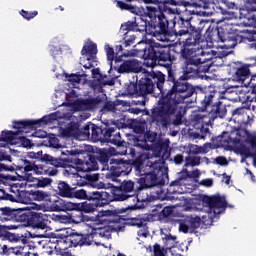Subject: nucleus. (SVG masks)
I'll use <instances>...</instances> for the list:
<instances>
[{"mask_svg":"<svg viewBox=\"0 0 256 256\" xmlns=\"http://www.w3.org/2000/svg\"><path fill=\"white\" fill-rule=\"evenodd\" d=\"M81 54H82V58H80V62L85 69H91V67H97V44L91 41L86 42V44L84 45L81 51ZM85 59L86 61H88V63L83 64Z\"/></svg>","mask_w":256,"mask_h":256,"instance_id":"a211bd4d","label":"nucleus"},{"mask_svg":"<svg viewBox=\"0 0 256 256\" xmlns=\"http://www.w3.org/2000/svg\"><path fill=\"white\" fill-rule=\"evenodd\" d=\"M201 163V160L197 156H190L186 158L185 167H197Z\"/></svg>","mask_w":256,"mask_h":256,"instance_id":"ea45409f","label":"nucleus"},{"mask_svg":"<svg viewBox=\"0 0 256 256\" xmlns=\"http://www.w3.org/2000/svg\"><path fill=\"white\" fill-rule=\"evenodd\" d=\"M5 159L3 156H0V161H3ZM0 171H13V168L8 167L7 165L0 163Z\"/></svg>","mask_w":256,"mask_h":256,"instance_id":"13d9d810","label":"nucleus"},{"mask_svg":"<svg viewBox=\"0 0 256 256\" xmlns=\"http://www.w3.org/2000/svg\"><path fill=\"white\" fill-rule=\"evenodd\" d=\"M47 247L50 249L46 251L48 255H52L53 251H65V249L69 247V239L59 240L57 239V236H52V238L47 243Z\"/></svg>","mask_w":256,"mask_h":256,"instance_id":"bb28decb","label":"nucleus"},{"mask_svg":"<svg viewBox=\"0 0 256 256\" xmlns=\"http://www.w3.org/2000/svg\"><path fill=\"white\" fill-rule=\"evenodd\" d=\"M89 201H93L91 203L82 202V203H73V211H77L72 215H58L59 217H68L69 222H58L62 224H71L75 223L79 225V223H89V221H98V223H117L119 218L113 219V211L110 210H102L99 211L96 216L83 215L84 213H93L95 209L98 207H102L109 202V198L106 199H88Z\"/></svg>","mask_w":256,"mask_h":256,"instance_id":"39448f33","label":"nucleus"},{"mask_svg":"<svg viewBox=\"0 0 256 256\" xmlns=\"http://www.w3.org/2000/svg\"><path fill=\"white\" fill-rule=\"evenodd\" d=\"M56 77L58 79L59 77H64L66 85L70 88H66V91L64 92V97H66L67 101L66 105H68L67 111H70V113L61 115V113L56 112L49 116H44L39 120L16 121L13 123V128L17 129V132L3 131L0 136V147L21 145L22 147L31 148V140L27 139L25 136H19V133H31V131H35L38 127H43V125L52 123L57 119H69L75 123V116H73V113H77V111H91V109H93V105H91L89 100H77V91H75V89H79V87L85 83L83 75H69L64 72L62 75L56 74Z\"/></svg>","mask_w":256,"mask_h":256,"instance_id":"f257e3e1","label":"nucleus"},{"mask_svg":"<svg viewBox=\"0 0 256 256\" xmlns=\"http://www.w3.org/2000/svg\"><path fill=\"white\" fill-rule=\"evenodd\" d=\"M152 79H146L145 81H141L140 83V91L142 93H153L156 89L162 94V97H164L165 93L163 92V83H165V75L161 72L154 73L152 76Z\"/></svg>","mask_w":256,"mask_h":256,"instance_id":"f3484780","label":"nucleus"},{"mask_svg":"<svg viewBox=\"0 0 256 256\" xmlns=\"http://www.w3.org/2000/svg\"><path fill=\"white\" fill-rule=\"evenodd\" d=\"M104 49L110 65V70L108 71V73H111V71H113V59H115V51L108 44L104 46Z\"/></svg>","mask_w":256,"mask_h":256,"instance_id":"f704fd0d","label":"nucleus"},{"mask_svg":"<svg viewBox=\"0 0 256 256\" xmlns=\"http://www.w3.org/2000/svg\"><path fill=\"white\" fill-rule=\"evenodd\" d=\"M21 15L22 17H24V19H33L35 17H37V11H33V12H27L25 10L21 11Z\"/></svg>","mask_w":256,"mask_h":256,"instance_id":"de8ad7c7","label":"nucleus"},{"mask_svg":"<svg viewBox=\"0 0 256 256\" xmlns=\"http://www.w3.org/2000/svg\"><path fill=\"white\" fill-rule=\"evenodd\" d=\"M112 173L116 177H121V175H128L131 173V164L123 159L112 158L110 160Z\"/></svg>","mask_w":256,"mask_h":256,"instance_id":"b1692460","label":"nucleus"},{"mask_svg":"<svg viewBox=\"0 0 256 256\" xmlns=\"http://www.w3.org/2000/svg\"><path fill=\"white\" fill-rule=\"evenodd\" d=\"M251 11H256V0H246L244 7L239 9V16L232 11L223 12V15H228L226 19H247Z\"/></svg>","mask_w":256,"mask_h":256,"instance_id":"393cba45","label":"nucleus"},{"mask_svg":"<svg viewBox=\"0 0 256 256\" xmlns=\"http://www.w3.org/2000/svg\"><path fill=\"white\" fill-rule=\"evenodd\" d=\"M58 190L61 197H69L71 195V188L65 182L58 183Z\"/></svg>","mask_w":256,"mask_h":256,"instance_id":"c9c22d12","label":"nucleus"},{"mask_svg":"<svg viewBox=\"0 0 256 256\" xmlns=\"http://www.w3.org/2000/svg\"><path fill=\"white\" fill-rule=\"evenodd\" d=\"M205 229H209V226H201V225H180L179 231L182 233H190L199 237V235H203L205 233Z\"/></svg>","mask_w":256,"mask_h":256,"instance_id":"c85d7f7f","label":"nucleus"},{"mask_svg":"<svg viewBox=\"0 0 256 256\" xmlns=\"http://www.w3.org/2000/svg\"><path fill=\"white\" fill-rule=\"evenodd\" d=\"M179 200H180V201H183V202L180 203L178 206H179V207H183V210H184V211H189V209H187V208L185 207V205H187V203H189V199L185 198V196H180V197H179Z\"/></svg>","mask_w":256,"mask_h":256,"instance_id":"5fc2aeb1","label":"nucleus"},{"mask_svg":"<svg viewBox=\"0 0 256 256\" xmlns=\"http://www.w3.org/2000/svg\"><path fill=\"white\" fill-rule=\"evenodd\" d=\"M153 256H165V248H161V245L155 244L153 246Z\"/></svg>","mask_w":256,"mask_h":256,"instance_id":"c03bdc74","label":"nucleus"},{"mask_svg":"<svg viewBox=\"0 0 256 256\" xmlns=\"http://www.w3.org/2000/svg\"><path fill=\"white\" fill-rule=\"evenodd\" d=\"M215 163H217V165L225 166L228 165L229 162L227 161V158L219 156L215 159Z\"/></svg>","mask_w":256,"mask_h":256,"instance_id":"864d4df0","label":"nucleus"},{"mask_svg":"<svg viewBox=\"0 0 256 256\" xmlns=\"http://www.w3.org/2000/svg\"><path fill=\"white\" fill-rule=\"evenodd\" d=\"M191 95L193 92L187 82H176L167 95L159 101L158 107L152 110V121L167 125L171 121V115H174L178 103H183Z\"/></svg>","mask_w":256,"mask_h":256,"instance_id":"20e7f679","label":"nucleus"},{"mask_svg":"<svg viewBox=\"0 0 256 256\" xmlns=\"http://www.w3.org/2000/svg\"><path fill=\"white\" fill-rule=\"evenodd\" d=\"M245 176L248 177V179H250L253 183H255V175L253 172H251V170L246 169Z\"/></svg>","mask_w":256,"mask_h":256,"instance_id":"052dcab7","label":"nucleus"},{"mask_svg":"<svg viewBox=\"0 0 256 256\" xmlns=\"http://www.w3.org/2000/svg\"><path fill=\"white\" fill-rule=\"evenodd\" d=\"M90 129H91L92 135H93V133H95V125L90 124V125H86V126L84 127L83 139H89V137H90V135H91Z\"/></svg>","mask_w":256,"mask_h":256,"instance_id":"37998d69","label":"nucleus"},{"mask_svg":"<svg viewBox=\"0 0 256 256\" xmlns=\"http://www.w3.org/2000/svg\"><path fill=\"white\" fill-rule=\"evenodd\" d=\"M19 227H30L29 225H9V226H0V237H8L10 241H20L23 245H27L30 242V239H45L47 237H55V232L51 231V227L47 225H32V229L36 230L35 233L29 231L24 234H13L9 231L11 229H19Z\"/></svg>","mask_w":256,"mask_h":256,"instance_id":"6e6552de","label":"nucleus"},{"mask_svg":"<svg viewBox=\"0 0 256 256\" xmlns=\"http://www.w3.org/2000/svg\"><path fill=\"white\" fill-rule=\"evenodd\" d=\"M153 21H155V19L153 20H151L150 18L146 19L144 22V25H141V29L137 28V25H138L137 21L127 22L126 24L122 25V29H124L125 31H128L124 38L126 47H129V45H133V41H135V36L132 34L131 31H145L147 29V23H153Z\"/></svg>","mask_w":256,"mask_h":256,"instance_id":"4be33fe9","label":"nucleus"},{"mask_svg":"<svg viewBox=\"0 0 256 256\" xmlns=\"http://www.w3.org/2000/svg\"><path fill=\"white\" fill-rule=\"evenodd\" d=\"M32 135L33 137H40L41 139H45V137H47V132L39 131V132H35Z\"/></svg>","mask_w":256,"mask_h":256,"instance_id":"e2e57ef3","label":"nucleus"},{"mask_svg":"<svg viewBox=\"0 0 256 256\" xmlns=\"http://www.w3.org/2000/svg\"><path fill=\"white\" fill-rule=\"evenodd\" d=\"M139 61L127 60L119 67V73H137L139 71Z\"/></svg>","mask_w":256,"mask_h":256,"instance_id":"c756f323","label":"nucleus"},{"mask_svg":"<svg viewBox=\"0 0 256 256\" xmlns=\"http://www.w3.org/2000/svg\"><path fill=\"white\" fill-rule=\"evenodd\" d=\"M146 6V11L144 15L148 17L151 21L153 19H157V15L161 13V9H163V5H165V0H143Z\"/></svg>","mask_w":256,"mask_h":256,"instance_id":"5701e85b","label":"nucleus"},{"mask_svg":"<svg viewBox=\"0 0 256 256\" xmlns=\"http://www.w3.org/2000/svg\"><path fill=\"white\" fill-rule=\"evenodd\" d=\"M28 157H30V159H44V161H51V156L47 154L43 156V151L29 152Z\"/></svg>","mask_w":256,"mask_h":256,"instance_id":"4c0bfd02","label":"nucleus"},{"mask_svg":"<svg viewBox=\"0 0 256 256\" xmlns=\"http://www.w3.org/2000/svg\"><path fill=\"white\" fill-rule=\"evenodd\" d=\"M64 137H73L74 135H77V124L73 126V128H67L63 131Z\"/></svg>","mask_w":256,"mask_h":256,"instance_id":"a18cd8bd","label":"nucleus"},{"mask_svg":"<svg viewBox=\"0 0 256 256\" xmlns=\"http://www.w3.org/2000/svg\"><path fill=\"white\" fill-rule=\"evenodd\" d=\"M174 161H175L176 165H181V163H183V156L182 155H176L174 157Z\"/></svg>","mask_w":256,"mask_h":256,"instance_id":"69168bd1","label":"nucleus"},{"mask_svg":"<svg viewBox=\"0 0 256 256\" xmlns=\"http://www.w3.org/2000/svg\"><path fill=\"white\" fill-rule=\"evenodd\" d=\"M138 45H145L143 49L131 50L128 55L130 57H139L145 61H151L156 63L157 59H161L163 55V48L159 47V44L153 42V38H146L138 42Z\"/></svg>","mask_w":256,"mask_h":256,"instance_id":"ddd939ff","label":"nucleus"},{"mask_svg":"<svg viewBox=\"0 0 256 256\" xmlns=\"http://www.w3.org/2000/svg\"><path fill=\"white\" fill-rule=\"evenodd\" d=\"M15 217V211L10 210L9 208H5L3 215L0 216V221H13Z\"/></svg>","mask_w":256,"mask_h":256,"instance_id":"e433bc0d","label":"nucleus"},{"mask_svg":"<svg viewBox=\"0 0 256 256\" xmlns=\"http://www.w3.org/2000/svg\"><path fill=\"white\" fill-rule=\"evenodd\" d=\"M86 234H76L75 237L68 239V247H83V245H91L95 237H103L104 239H111V233H123L125 225L117 226L116 228L111 225L95 228L91 225L87 226Z\"/></svg>","mask_w":256,"mask_h":256,"instance_id":"1a4fd4ad","label":"nucleus"},{"mask_svg":"<svg viewBox=\"0 0 256 256\" xmlns=\"http://www.w3.org/2000/svg\"><path fill=\"white\" fill-rule=\"evenodd\" d=\"M235 33L228 32L224 35V38H220L222 43H225L223 47H226V49H233L237 45V39H236Z\"/></svg>","mask_w":256,"mask_h":256,"instance_id":"473e14b6","label":"nucleus"},{"mask_svg":"<svg viewBox=\"0 0 256 256\" xmlns=\"http://www.w3.org/2000/svg\"><path fill=\"white\" fill-rule=\"evenodd\" d=\"M94 187H96V189H111V187H113V185H111L110 183L105 184L103 182H96L94 184Z\"/></svg>","mask_w":256,"mask_h":256,"instance_id":"603ef678","label":"nucleus"},{"mask_svg":"<svg viewBox=\"0 0 256 256\" xmlns=\"http://www.w3.org/2000/svg\"><path fill=\"white\" fill-rule=\"evenodd\" d=\"M182 43L184 47H193L190 48V51H192L191 57L189 58L190 65H195V67H199L198 71H204L205 73L209 71L211 52L204 51L203 45H200L201 34L199 32H193L189 35V37L185 38V41H182Z\"/></svg>","mask_w":256,"mask_h":256,"instance_id":"0eeeda50","label":"nucleus"},{"mask_svg":"<svg viewBox=\"0 0 256 256\" xmlns=\"http://www.w3.org/2000/svg\"><path fill=\"white\" fill-rule=\"evenodd\" d=\"M160 235H161V239H163L164 237H170L171 236V227L167 226L164 228H160Z\"/></svg>","mask_w":256,"mask_h":256,"instance_id":"8fccbe9b","label":"nucleus"},{"mask_svg":"<svg viewBox=\"0 0 256 256\" xmlns=\"http://www.w3.org/2000/svg\"><path fill=\"white\" fill-rule=\"evenodd\" d=\"M92 77L94 79H101V73L99 72V68L92 70Z\"/></svg>","mask_w":256,"mask_h":256,"instance_id":"680f3d73","label":"nucleus"},{"mask_svg":"<svg viewBox=\"0 0 256 256\" xmlns=\"http://www.w3.org/2000/svg\"><path fill=\"white\" fill-rule=\"evenodd\" d=\"M222 177H223L222 182L225 183L226 185H229L231 181V176H227V174H223Z\"/></svg>","mask_w":256,"mask_h":256,"instance_id":"338daca9","label":"nucleus"},{"mask_svg":"<svg viewBox=\"0 0 256 256\" xmlns=\"http://www.w3.org/2000/svg\"><path fill=\"white\" fill-rule=\"evenodd\" d=\"M168 13H170L172 15H177L173 19L174 27H179V25H186V27H189V25H191L189 20H185V19H183V17L180 16L181 15V9H179L177 7L169 8Z\"/></svg>","mask_w":256,"mask_h":256,"instance_id":"7c9ffc66","label":"nucleus"},{"mask_svg":"<svg viewBox=\"0 0 256 256\" xmlns=\"http://www.w3.org/2000/svg\"><path fill=\"white\" fill-rule=\"evenodd\" d=\"M97 162L89 160V162H84L79 158H74V166L70 167L68 173L74 175V177H81L79 173H88V171H96Z\"/></svg>","mask_w":256,"mask_h":256,"instance_id":"412c9836","label":"nucleus"},{"mask_svg":"<svg viewBox=\"0 0 256 256\" xmlns=\"http://www.w3.org/2000/svg\"><path fill=\"white\" fill-rule=\"evenodd\" d=\"M74 197H76V199H109V193L95 191L87 194V191L80 189L74 192Z\"/></svg>","mask_w":256,"mask_h":256,"instance_id":"cd10ccee","label":"nucleus"},{"mask_svg":"<svg viewBox=\"0 0 256 256\" xmlns=\"http://www.w3.org/2000/svg\"><path fill=\"white\" fill-rule=\"evenodd\" d=\"M249 67L251 65H243L236 70L234 79H236L241 86L236 89L238 101L241 103H250L249 108H238L232 112V119L239 125H249L253 121L256 114V74L249 77Z\"/></svg>","mask_w":256,"mask_h":256,"instance_id":"7ed1b4c3","label":"nucleus"},{"mask_svg":"<svg viewBox=\"0 0 256 256\" xmlns=\"http://www.w3.org/2000/svg\"><path fill=\"white\" fill-rule=\"evenodd\" d=\"M139 230L137 232L138 237H144V239H147L149 237V227L147 225H138Z\"/></svg>","mask_w":256,"mask_h":256,"instance_id":"79ce46f5","label":"nucleus"},{"mask_svg":"<svg viewBox=\"0 0 256 256\" xmlns=\"http://www.w3.org/2000/svg\"><path fill=\"white\" fill-rule=\"evenodd\" d=\"M162 241H163V244H164V248L166 250H171L175 247H177V236H173V235H170V236H166L164 238H162Z\"/></svg>","mask_w":256,"mask_h":256,"instance_id":"72a5a7b5","label":"nucleus"},{"mask_svg":"<svg viewBox=\"0 0 256 256\" xmlns=\"http://www.w3.org/2000/svg\"><path fill=\"white\" fill-rule=\"evenodd\" d=\"M206 203H208V214L207 216H187L185 225H209V222H207L208 219L211 220V223L215 221V219H219V215L221 213H225V207L227 206V201L225 200V197L214 195L206 198Z\"/></svg>","mask_w":256,"mask_h":256,"instance_id":"9d476101","label":"nucleus"},{"mask_svg":"<svg viewBox=\"0 0 256 256\" xmlns=\"http://www.w3.org/2000/svg\"><path fill=\"white\" fill-rule=\"evenodd\" d=\"M190 177H193L194 179H197L198 177L201 176V172L199 170H194L189 173Z\"/></svg>","mask_w":256,"mask_h":256,"instance_id":"0e129e2a","label":"nucleus"},{"mask_svg":"<svg viewBox=\"0 0 256 256\" xmlns=\"http://www.w3.org/2000/svg\"><path fill=\"white\" fill-rule=\"evenodd\" d=\"M17 175L21 177L24 181H31L35 177L31 175H56L57 172L47 170V167L43 165H35L31 162H24V166H18Z\"/></svg>","mask_w":256,"mask_h":256,"instance_id":"2eb2a0df","label":"nucleus"},{"mask_svg":"<svg viewBox=\"0 0 256 256\" xmlns=\"http://www.w3.org/2000/svg\"><path fill=\"white\" fill-rule=\"evenodd\" d=\"M187 35H189V28L182 29L176 32V37H185Z\"/></svg>","mask_w":256,"mask_h":256,"instance_id":"bf43d9fd","label":"nucleus"},{"mask_svg":"<svg viewBox=\"0 0 256 256\" xmlns=\"http://www.w3.org/2000/svg\"><path fill=\"white\" fill-rule=\"evenodd\" d=\"M116 6H118L119 9H122V10L126 9L128 11H131V13H138L139 12V8L128 5L125 2L116 1Z\"/></svg>","mask_w":256,"mask_h":256,"instance_id":"a19ab883","label":"nucleus"},{"mask_svg":"<svg viewBox=\"0 0 256 256\" xmlns=\"http://www.w3.org/2000/svg\"><path fill=\"white\" fill-rule=\"evenodd\" d=\"M173 191H175L176 193H178L179 195H183V193H187V190H185V186L183 185H179V182H176L174 184V189Z\"/></svg>","mask_w":256,"mask_h":256,"instance_id":"09e8293b","label":"nucleus"},{"mask_svg":"<svg viewBox=\"0 0 256 256\" xmlns=\"http://www.w3.org/2000/svg\"><path fill=\"white\" fill-rule=\"evenodd\" d=\"M133 189H135V183L131 180H127L122 182L120 189H116L114 191V197L116 201H132L133 203H139V198L135 195H127L124 193H133ZM130 209H141V206L135 204L130 207Z\"/></svg>","mask_w":256,"mask_h":256,"instance_id":"dca6fc26","label":"nucleus"},{"mask_svg":"<svg viewBox=\"0 0 256 256\" xmlns=\"http://www.w3.org/2000/svg\"><path fill=\"white\" fill-rule=\"evenodd\" d=\"M104 137L106 141L112 143L113 145H117V148H110V153L112 155H127V149L123 148L121 150V146L123 145V141H121V133L115 132V128H109L105 131Z\"/></svg>","mask_w":256,"mask_h":256,"instance_id":"aec40b11","label":"nucleus"},{"mask_svg":"<svg viewBox=\"0 0 256 256\" xmlns=\"http://www.w3.org/2000/svg\"><path fill=\"white\" fill-rule=\"evenodd\" d=\"M227 110L225 106L221 105V102H216L210 112L207 114L206 112H201L196 116V123L194 124L196 129H200L201 134H195L197 139H205L207 134L209 133V125H211V121H215L217 117L223 119Z\"/></svg>","mask_w":256,"mask_h":256,"instance_id":"9b49d317","label":"nucleus"},{"mask_svg":"<svg viewBox=\"0 0 256 256\" xmlns=\"http://www.w3.org/2000/svg\"><path fill=\"white\" fill-rule=\"evenodd\" d=\"M52 211L59 213L61 211H73V202L66 201L61 198L50 197L48 203L37 204L31 203L28 207L22 209V211Z\"/></svg>","mask_w":256,"mask_h":256,"instance_id":"4468645a","label":"nucleus"},{"mask_svg":"<svg viewBox=\"0 0 256 256\" xmlns=\"http://www.w3.org/2000/svg\"><path fill=\"white\" fill-rule=\"evenodd\" d=\"M79 152H77L76 150H66L64 152H62V155H78Z\"/></svg>","mask_w":256,"mask_h":256,"instance_id":"774afa93","label":"nucleus"},{"mask_svg":"<svg viewBox=\"0 0 256 256\" xmlns=\"http://www.w3.org/2000/svg\"><path fill=\"white\" fill-rule=\"evenodd\" d=\"M145 149L152 151L155 157L146 158L145 155L140 156L136 166L140 173V183H143V189L155 187L156 185H163V175H165V167H163V160H161V151L163 147L157 142V133L148 132L145 134Z\"/></svg>","mask_w":256,"mask_h":256,"instance_id":"f03ea898","label":"nucleus"},{"mask_svg":"<svg viewBox=\"0 0 256 256\" xmlns=\"http://www.w3.org/2000/svg\"><path fill=\"white\" fill-rule=\"evenodd\" d=\"M49 143H50L51 147H54L55 149L61 147V145H59V139H57L55 137H51L49 139Z\"/></svg>","mask_w":256,"mask_h":256,"instance_id":"6e6d98bb","label":"nucleus"},{"mask_svg":"<svg viewBox=\"0 0 256 256\" xmlns=\"http://www.w3.org/2000/svg\"><path fill=\"white\" fill-rule=\"evenodd\" d=\"M200 185H203L204 187H213V179L207 178L200 182Z\"/></svg>","mask_w":256,"mask_h":256,"instance_id":"4d7b16f0","label":"nucleus"},{"mask_svg":"<svg viewBox=\"0 0 256 256\" xmlns=\"http://www.w3.org/2000/svg\"><path fill=\"white\" fill-rule=\"evenodd\" d=\"M30 212L22 213L16 216V221L20 223H27L28 225H47V223H69V217L59 216L56 214L47 215L41 212H35V210H29Z\"/></svg>","mask_w":256,"mask_h":256,"instance_id":"f8f14e48","label":"nucleus"},{"mask_svg":"<svg viewBox=\"0 0 256 256\" xmlns=\"http://www.w3.org/2000/svg\"><path fill=\"white\" fill-rule=\"evenodd\" d=\"M56 233L54 237H59L60 241H67V239H71L72 237H76L75 230L71 228H60L56 229Z\"/></svg>","mask_w":256,"mask_h":256,"instance_id":"2f4dec72","label":"nucleus"},{"mask_svg":"<svg viewBox=\"0 0 256 256\" xmlns=\"http://www.w3.org/2000/svg\"><path fill=\"white\" fill-rule=\"evenodd\" d=\"M220 145L225 149H234L240 153H250L256 149V132H249L244 129L224 132L220 139Z\"/></svg>","mask_w":256,"mask_h":256,"instance_id":"423d86ee","label":"nucleus"},{"mask_svg":"<svg viewBox=\"0 0 256 256\" xmlns=\"http://www.w3.org/2000/svg\"><path fill=\"white\" fill-rule=\"evenodd\" d=\"M51 185L50 178H31V180H25L24 182H15L10 185V191L12 193H19V189H27L29 187H49Z\"/></svg>","mask_w":256,"mask_h":256,"instance_id":"6ab92c4d","label":"nucleus"},{"mask_svg":"<svg viewBox=\"0 0 256 256\" xmlns=\"http://www.w3.org/2000/svg\"><path fill=\"white\" fill-rule=\"evenodd\" d=\"M190 152L191 153H196V154H199V153H209V144H205L202 147H199L197 145H192L190 147Z\"/></svg>","mask_w":256,"mask_h":256,"instance_id":"58836bf2","label":"nucleus"},{"mask_svg":"<svg viewBox=\"0 0 256 256\" xmlns=\"http://www.w3.org/2000/svg\"><path fill=\"white\" fill-rule=\"evenodd\" d=\"M19 197H24V199L21 200V203H24L25 205L31 203V199H29V195H32L34 201H45L46 203L49 202V199L51 196L47 192L43 191H31V193L25 192L21 189H19Z\"/></svg>","mask_w":256,"mask_h":256,"instance_id":"a878e982","label":"nucleus"},{"mask_svg":"<svg viewBox=\"0 0 256 256\" xmlns=\"http://www.w3.org/2000/svg\"><path fill=\"white\" fill-rule=\"evenodd\" d=\"M215 97V92H211L210 95L205 96L203 100V105L206 107V109L209 111V105H211V100Z\"/></svg>","mask_w":256,"mask_h":256,"instance_id":"49530a36","label":"nucleus"},{"mask_svg":"<svg viewBox=\"0 0 256 256\" xmlns=\"http://www.w3.org/2000/svg\"><path fill=\"white\" fill-rule=\"evenodd\" d=\"M170 215H173V207L167 206V207H165V208L162 210L161 216H162V217H169Z\"/></svg>","mask_w":256,"mask_h":256,"instance_id":"3c124183","label":"nucleus"}]
</instances>
